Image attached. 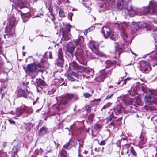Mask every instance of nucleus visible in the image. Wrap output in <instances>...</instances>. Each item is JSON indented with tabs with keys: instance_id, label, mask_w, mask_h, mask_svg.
Here are the masks:
<instances>
[{
	"instance_id": "5",
	"label": "nucleus",
	"mask_w": 157,
	"mask_h": 157,
	"mask_svg": "<svg viewBox=\"0 0 157 157\" xmlns=\"http://www.w3.org/2000/svg\"><path fill=\"white\" fill-rule=\"evenodd\" d=\"M144 101L147 104H157V90H154L147 93L145 96Z\"/></svg>"
},
{
	"instance_id": "46",
	"label": "nucleus",
	"mask_w": 157,
	"mask_h": 157,
	"mask_svg": "<svg viewBox=\"0 0 157 157\" xmlns=\"http://www.w3.org/2000/svg\"><path fill=\"white\" fill-rule=\"evenodd\" d=\"M130 78H127L126 79H125L124 80H122L121 82H122V85H123L124 84H126L127 81V80H130Z\"/></svg>"
},
{
	"instance_id": "28",
	"label": "nucleus",
	"mask_w": 157,
	"mask_h": 157,
	"mask_svg": "<svg viewBox=\"0 0 157 157\" xmlns=\"http://www.w3.org/2000/svg\"><path fill=\"white\" fill-rule=\"evenodd\" d=\"M25 92L21 88L18 89L17 94L19 97H24L25 96Z\"/></svg>"
},
{
	"instance_id": "61",
	"label": "nucleus",
	"mask_w": 157,
	"mask_h": 157,
	"mask_svg": "<svg viewBox=\"0 0 157 157\" xmlns=\"http://www.w3.org/2000/svg\"><path fill=\"white\" fill-rule=\"evenodd\" d=\"M141 89H142V90H143V92H145L146 89H145V88L143 86H142L141 87Z\"/></svg>"
},
{
	"instance_id": "52",
	"label": "nucleus",
	"mask_w": 157,
	"mask_h": 157,
	"mask_svg": "<svg viewBox=\"0 0 157 157\" xmlns=\"http://www.w3.org/2000/svg\"><path fill=\"white\" fill-rule=\"evenodd\" d=\"M8 121H9V122L10 124H15V121L10 119H9L8 120Z\"/></svg>"
},
{
	"instance_id": "10",
	"label": "nucleus",
	"mask_w": 157,
	"mask_h": 157,
	"mask_svg": "<svg viewBox=\"0 0 157 157\" xmlns=\"http://www.w3.org/2000/svg\"><path fill=\"white\" fill-rule=\"evenodd\" d=\"M144 10H157V2L154 0L150 1L148 6L143 7Z\"/></svg>"
},
{
	"instance_id": "15",
	"label": "nucleus",
	"mask_w": 157,
	"mask_h": 157,
	"mask_svg": "<svg viewBox=\"0 0 157 157\" xmlns=\"http://www.w3.org/2000/svg\"><path fill=\"white\" fill-rule=\"evenodd\" d=\"M111 32L110 29L107 26L103 27L101 29V33L105 39L108 38Z\"/></svg>"
},
{
	"instance_id": "11",
	"label": "nucleus",
	"mask_w": 157,
	"mask_h": 157,
	"mask_svg": "<svg viewBox=\"0 0 157 157\" xmlns=\"http://www.w3.org/2000/svg\"><path fill=\"white\" fill-rule=\"evenodd\" d=\"M36 82L37 85V90L39 92L43 90L44 87L47 86L44 81L41 79H37Z\"/></svg>"
},
{
	"instance_id": "44",
	"label": "nucleus",
	"mask_w": 157,
	"mask_h": 157,
	"mask_svg": "<svg viewBox=\"0 0 157 157\" xmlns=\"http://www.w3.org/2000/svg\"><path fill=\"white\" fill-rule=\"evenodd\" d=\"M56 117V119L58 121H59L60 120V115L59 113H56L55 115Z\"/></svg>"
},
{
	"instance_id": "7",
	"label": "nucleus",
	"mask_w": 157,
	"mask_h": 157,
	"mask_svg": "<svg viewBox=\"0 0 157 157\" xmlns=\"http://www.w3.org/2000/svg\"><path fill=\"white\" fill-rule=\"evenodd\" d=\"M64 62V60L62 49L60 48L57 52V58L55 61V63L57 66L62 67L63 65Z\"/></svg>"
},
{
	"instance_id": "48",
	"label": "nucleus",
	"mask_w": 157,
	"mask_h": 157,
	"mask_svg": "<svg viewBox=\"0 0 157 157\" xmlns=\"http://www.w3.org/2000/svg\"><path fill=\"white\" fill-rule=\"evenodd\" d=\"M67 77L68 79L70 81H75V79L74 78L72 77L70 75H68L67 76Z\"/></svg>"
},
{
	"instance_id": "57",
	"label": "nucleus",
	"mask_w": 157,
	"mask_h": 157,
	"mask_svg": "<svg viewBox=\"0 0 157 157\" xmlns=\"http://www.w3.org/2000/svg\"><path fill=\"white\" fill-rule=\"evenodd\" d=\"M29 126H27L25 127V128L29 132L30 131L31 128H30V125H29Z\"/></svg>"
},
{
	"instance_id": "53",
	"label": "nucleus",
	"mask_w": 157,
	"mask_h": 157,
	"mask_svg": "<svg viewBox=\"0 0 157 157\" xmlns=\"http://www.w3.org/2000/svg\"><path fill=\"white\" fill-rule=\"evenodd\" d=\"M135 99H134L133 100H130L129 101H128V104L129 105H134V104H133V101H135Z\"/></svg>"
},
{
	"instance_id": "54",
	"label": "nucleus",
	"mask_w": 157,
	"mask_h": 157,
	"mask_svg": "<svg viewBox=\"0 0 157 157\" xmlns=\"http://www.w3.org/2000/svg\"><path fill=\"white\" fill-rule=\"evenodd\" d=\"M90 58L91 59H95L96 58L95 57V55L92 54L90 56Z\"/></svg>"
},
{
	"instance_id": "58",
	"label": "nucleus",
	"mask_w": 157,
	"mask_h": 157,
	"mask_svg": "<svg viewBox=\"0 0 157 157\" xmlns=\"http://www.w3.org/2000/svg\"><path fill=\"white\" fill-rule=\"evenodd\" d=\"M136 101H139L137 103V105H140V104L141 100L140 98H138L136 100H135Z\"/></svg>"
},
{
	"instance_id": "6",
	"label": "nucleus",
	"mask_w": 157,
	"mask_h": 157,
	"mask_svg": "<svg viewBox=\"0 0 157 157\" xmlns=\"http://www.w3.org/2000/svg\"><path fill=\"white\" fill-rule=\"evenodd\" d=\"M72 26L69 23H66L64 25V26L62 28V31L63 33L62 40L67 41L70 40L72 36L71 33V29Z\"/></svg>"
},
{
	"instance_id": "64",
	"label": "nucleus",
	"mask_w": 157,
	"mask_h": 157,
	"mask_svg": "<svg viewBox=\"0 0 157 157\" xmlns=\"http://www.w3.org/2000/svg\"><path fill=\"white\" fill-rule=\"evenodd\" d=\"M47 58H46L45 59H42L41 60V62L42 63H43L44 62H45L46 60H47Z\"/></svg>"
},
{
	"instance_id": "63",
	"label": "nucleus",
	"mask_w": 157,
	"mask_h": 157,
	"mask_svg": "<svg viewBox=\"0 0 157 157\" xmlns=\"http://www.w3.org/2000/svg\"><path fill=\"white\" fill-rule=\"evenodd\" d=\"M153 53L155 54V55L157 56V48L155 50V51L153 52Z\"/></svg>"
},
{
	"instance_id": "62",
	"label": "nucleus",
	"mask_w": 157,
	"mask_h": 157,
	"mask_svg": "<svg viewBox=\"0 0 157 157\" xmlns=\"http://www.w3.org/2000/svg\"><path fill=\"white\" fill-rule=\"evenodd\" d=\"M114 126V124H113V122H112L110 123V124L109 125V127L110 128V126Z\"/></svg>"
},
{
	"instance_id": "14",
	"label": "nucleus",
	"mask_w": 157,
	"mask_h": 157,
	"mask_svg": "<svg viewBox=\"0 0 157 157\" xmlns=\"http://www.w3.org/2000/svg\"><path fill=\"white\" fill-rule=\"evenodd\" d=\"M10 1L16 5L17 7H19L20 9L26 7V2H24L23 0H10Z\"/></svg>"
},
{
	"instance_id": "17",
	"label": "nucleus",
	"mask_w": 157,
	"mask_h": 157,
	"mask_svg": "<svg viewBox=\"0 0 157 157\" xmlns=\"http://www.w3.org/2000/svg\"><path fill=\"white\" fill-rule=\"evenodd\" d=\"M70 69L73 70L74 69H80L83 68V67L79 66L75 62L73 61L69 64Z\"/></svg>"
},
{
	"instance_id": "19",
	"label": "nucleus",
	"mask_w": 157,
	"mask_h": 157,
	"mask_svg": "<svg viewBox=\"0 0 157 157\" xmlns=\"http://www.w3.org/2000/svg\"><path fill=\"white\" fill-rule=\"evenodd\" d=\"M105 67L107 68H111L113 69L115 68L116 64L114 61L107 60L105 62Z\"/></svg>"
},
{
	"instance_id": "56",
	"label": "nucleus",
	"mask_w": 157,
	"mask_h": 157,
	"mask_svg": "<svg viewBox=\"0 0 157 157\" xmlns=\"http://www.w3.org/2000/svg\"><path fill=\"white\" fill-rule=\"evenodd\" d=\"M101 100V99L100 98H98L97 99H94L91 102H99Z\"/></svg>"
},
{
	"instance_id": "1",
	"label": "nucleus",
	"mask_w": 157,
	"mask_h": 157,
	"mask_svg": "<svg viewBox=\"0 0 157 157\" xmlns=\"http://www.w3.org/2000/svg\"><path fill=\"white\" fill-rule=\"evenodd\" d=\"M130 25L129 23H124L123 24V28H121L122 33H121V36L122 40H121L119 46L117 47V48L116 49L117 51H118V50L119 49V54L124 51L126 47L128 46L129 43L127 41L128 40L127 39L128 38L129 33H130L131 31L130 30V28L132 29L133 27L134 29L133 31H135L140 28V25L136 23L132 25L131 27H130Z\"/></svg>"
},
{
	"instance_id": "40",
	"label": "nucleus",
	"mask_w": 157,
	"mask_h": 157,
	"mask_svg": "<svg viewBox=\"0 0 157 157\" xmlns=\"http://www.w3.org/2000/svg\"><path fill=\"white\" fill-rule=\"evenodd\" d=\"M59 16L61 17H64L65 16V14L63 10H59Z\"/></svg>"
},
{
	"instance_id": "38",
	"label": "nucleus",
	"mask_w": 157,
	"mask_h": 157,
	"mask_svg": "<svg viewBox=\"0 0 157 157\" xmlns=\"http://www.w3.org/2000/svg\"><path fill=\"white\" fill-rule=\"evenodd\" d=\"M95 28L94 26H92L90 28H89L87 29L84 32V34L85 35H86L88 32H89L90 31L93 30Z\"/></svg>"
},
{
	"instance_id": "21",
	"label": "nucleus",
	"mask_w": 157,
	"mask_h": 157,
	"mask_svg": "<svg viewBox=\"0 0 157 157\" xmlns=\"http://www.w3.org/2000/svg\"><path fill=\"white\" fill-rule=\"evenodd\" d=\"M84 39L83 37L82 36H79L78 39L73 40V42L75 46L80 45L83 43Z\"/></svg>"
},
{
	"instance_id": "26",
	"label": "nucleus",
	"mask_w": 157,
	"mask_h": 157,
	"mask_svg": "<svg viewBox=\"0 0 157 157\" xmlns=\"http://www.w3.org/2000/svg\"><path fill=\"white\" fill-rule=\"evenodd\" d=\"M82 69H83V71L87 73L90 75L93 76L94 74V70L93 69L88 68H85L84 69V67L83 68H82Z\"/></svg>"
},
{
	"instance_id": "34",
	"label": "nucleus",
	"mask_w": 157,
	"mask_h": 157,
	"mask_svg": "<svg viewBox=\"0 0 157 157\" xmlns=\"http://www.w3.org/2000/svg\"><path fill=\"white\" fill-rule=\"evenodd\" d=\"M102 126L103 125L95 124L94 125V128L97 131L101 128Z\"/></svg>"
},
{
	"instance_id": "30",
	"label": "nucleus",
	"mask_w": 157,
	"mask_h": 157,
	"mask_svg": "<svg viewBox=\"0 0 157 157\" xmlns=\"http://www.w3.org/2000/svg\"><path fill=\"white\" fill-rule=\"evenodd\" d=\"M28 112V110L27 107H24L23 108H20L19 110L18 113L20 115H21L24 113H27Z\"/></svg>"
},
{
	"instance_id": "31",
	"label": "nucleus",
	"mask_w": 157,
	"mask_h": 157,
	"mask_svg": "<svg viewBox=\"0 0 157 157\" xmlns=\"http://www.w3.org/2000/svg\"><path fill=\"white\" fill-rule=\"evenodd\" d=\"M21 14L22 19L24 18H28L31 16V14L29 12L26 13L21 12Z\"/></svg>"
},
{
	"instance_id": "45",
	"label": "nucleus",
	"mask_w": 157,
	"mask_h": 157,
	"mask_svg": "<svg viewBox=\"0 0 157 157\" xmlns=\"http://www.w3.org/2000/svg\"><path fill=\"white\" fill-rule=\"evenodd\" d=\"M109 104L110 103H108L106 105H104V106L101 109V110L102 111L103 109H105V108L108 107L109 106H110V105H109Z\"/></svg>"
},
{
	"instance_id": "29",
	"label": "nucleus",
	"mask_w": 157,
	"mask_h": 157,
	"mask_svg": "<svg viewBox=\"0 0 157 157\" xmlns=\"http://www.w3.org/2000/svg\"><path fill=\"white\" fill-rule=\"evenodd\" d=\"M83 51L80 48H78L75 52V54L76 55L79 56L81 58H82L83 56Z\"/></svg>"
},
{
	"instance_id": "42",
	"label": "nucleus",
	"mask_w": 157,
	"mask_h": 157,
	"mask_svg": "<svg viewBox=\"0 0 157 157\" xmlns=\"http://www.w3.org/2000/svg\"><path fill=\"white\" fill-rule=\"evenodd\" d=\"M112 70H110L107 72H106L105 71L106 78L107 77L109 76L110 75H111L112 73Z\"/></svg>"
},
{
	"instance_id": "47",
	"label": "nucleus",
	"mask_w": 157,
	"mask_h": 157,
	"mask_svg": "<svg viewBox=\"0 0 157 157\" xmlns=\"http://www.w3.org/2000/svg\"><path fill=\"white\" fill-rule=\"evenodd\" d=\"M98 143L100 145H104L105 144L106 142L105 140H103L100 142H99V141H98Z\"/></svg>"
},
{
	"instance_id": "2",
	"label": "nucleus",
	"mask_w": 157,
	"mask_h": 157,
	"mask_svg": "<svg viewBox=\"0 0 157 157\" xmlns=\"http://www.w3.org/2000/svg\"><path fill=\"white\" fill-rule=\"evenodd\" d=\"M148 56L149 58L147 62L144 61H141L139 63L138 66L140 70L143 72L146 73H148L150 70V66L149 64H152L154 66L157 64V62H155L154 64H153L154 61H157V56L153 52Z\"/></svg>"
},
{
	"instance_id": "18",
	"label": "nucleus",
	"mask_w": 157,
	"mask_h": 157,
	"mask_svg": "<svg viewBox=\"0 0 157 157\" xmlns=\"http://www.w3.org/2000/svg\"><path fill=\"white\" fill-rule=\"evenodd\" d=\"M124 109L123 107L119 105H117L113 108L114 112L116 115L121 113Z\"/></svg>"
},
{
	"instance_id": "35",
	"label": "nucleus",
	"mask_w": 157,
	"mask_h": 157,
	"mask_svg": "<svg viewBox=\"0 0 157 157\" xmlns=\"http://www.w3.org/2000/svg\"><path fill=\"white\" fill-rule=\"evenodd\" d=\"M114 117V114L113 112H112L110 115L106 118V120L107 122H109L111 121Z\"/></svg>"
},
{
	"instance_id": "27",
	"label": "nucleus",
	"mask_w": 157,
	"mask_h": 157,
	"mask_svg": "<svg viewBox=\"0 0 157 157\" xmlns=\"http://www.w3.org/2000/svg\"><path fill=\"white\" fill-rule=\"evenodd\" d=\"M125 0H118L117 3L118 8L120 10L122 9L123 6V4L125 2Z\"/></svg>"
},
{
	"instance_id": "8",
	"label": "nucleus",
	"mask_w": 157,
	"mask_h": 157,
	"mask_svg": "<svg viewBox=\"0 0 157 157\" xmlns=\"http://www.w3.org/2000/svg\"><path fill=\"white\" fill-rule=\"evenodd\" d=\"M78 98L77 96L72 94H68L63 97L61 101V104L59 105V107H61L62 105H65L71 101L72 99L74 101L78 100Z\"/></svg>"
},
{
	"instance_id": "50",
	"label": "nucleus",
	"mask_w": 157,
	"mask_h": 157,
	"mask_svg": "<svg viewBox=\"0 0 157 157\" xmlns=\"http://www.w3.org/2000/svg\"><path fill=\"white\" fill-rule=\"evenodd\" d=\"M78 82H77V85H74V86H72V88L73 89H78V88H79V86L78 85Z\"/></svg>"
},
{
	"instance_id": "4",
	"label": "nucleus",
	"mask_w": 157,
	"mask_h": 157,
	"mask_svg": "<svg viewBox=\"0 0 157 157\" xmlns=\"http://www.w3.org/2000/svg\"><path fill=\"white\" fill-rule=\"evenodd\" d=\"M40 66L39 65H35L33 64H29L26 67L23 66V68L25 72L32 78H35L37 75L38 68Z\"/></svg>"
},
{
	"instance_id": "33",
	"label": "nucleus",
	"mask_w": 157,
	"mask_h": 157,
	"mask_svg": "<svg viewBox=\"0 0 157 157\" xmlns=\"http://www.w3.org/2000/svg\"><path fill=\"white\" fill-rule=\"evenodd\" d=\"M32 93L30 91L28 92L27 91V92L26 93L25 96L24 97L27 99H30L32 98Z\"/></svg>"
},
{
	"instance_id": "55",
	"label": "nucleus",
	"mask_w": 157,
	"mask_h": 157,
	"mask_svg": "<svg viewBox=\"0 0 157 157\" xmlns=\"http://www.w3.org/2000/svg\"><path fill=\"white\" fill-rule=\"evenodd\" d=\"M64 9H67V10H75V9H74L73 7H71V6H68L67 8H64Z\"/></svg>"
},
{
	"instance_id": "59",
	"label": "nucleus",
	"mask_w": 157,
	"mask_h": 157,
	"mask_svg": "<svg viewBox=\"0 0 157 157\" xmlns=\"http://www.w3.org/2000/svg\"><path fill=\"white\" fill-rule=\"evenodd\" d=\"M83 6H85L86 8V9H89V7L88 6H87V3H83Z\"/></svg>"
},
{
	"instance_id": "39",
	"label": "nucleus",
	"mask_w": 157,
	"mask_h": 157,
	"mask_svg": "<svg viewBox=\"0 0 157 157\" xmlns=\"http://www.w3.org/2000/svg\"><path fill=\"white\" fill-rule=\"evenodd\" d=\"M47 55V57H48L49 59H51L52 58V53L51 52H46L44 54V55Z\"/></svg>"
},
{
	"instance_id": "24",
	"label": "nucleus",
	"mask_w": 157,
	"mask_h": 157,
	"mask_svg": "<svg viewBox=\"0 0 157 157\" xmlns=\"http://www.w3.org/2000/svg\"><path fill=\"white\" fill-rule=\"evenodd\" d=\"M109 36L111 40L114 41L117 40L118 37V35L116 33L114 32H112Z\"/></svg>"
},
{
	"instance_id": "41",
	"label": "nucleus",
	"mask_w": 157,
	"mask_h": 157,
	"mask_svg": "<svg viewBox=\"0 0 157 157\" xmlns=\"http://www.w3.org/2000/svg\"><path fill=\"white\" fill-rule=\"evenodd\" d=\"M94 113L91 114L89 117V119L90 121H93V118L94 117Z\"/></svg>"
},
{
	"instance_id": "49",
	"label": "nucleus",
	"mask_w": 157,
	"mask_h": 157,
	"mask_svg": "<svg viewBox=\"0 0 157 157\" xmlns=\"http://www.w3.org/2000/svg\"><path fill=\"white\" fill-rule=\"evenodd\" d=\"M84 96L86 98H89L91 96L90 94L87 93H84Z\"/></svg>"
},
{
	"instance_id": "22",
	"label": "nucleus",
	"mask_w": 157,
	"mask_h": 157,
	"mask_svg": "<svg viewBox=\"0 0 157 157\" xmlns=\"http://www.w3.org/2000/svg\"><path fill=\"white\" fill-rule=\"evenodd\" d=\"M75 143L74 141L72 140H70L69 142L65 144L63 146L64 148L67 149H70L71 147L75 146Z\"/></svg>"
},
{
	"instance_id": "12",
	"label": "nucleus",
	"mask_w": 157,
	"mask_h": 157,
	"mask_svg": "<svg viewBox=\"0 0 157 157\" xmlns=\"http://www.w3.org/2000/svg\"><path fill=\"white\" fill-rule=\"evenodd\" d=\"M16 141L17 145L13 147V148L11 152V157H15V155L17 154V153L19 151V149L21 145V143L18 141Z\"/></svg>"
},
{
	"instance_id": "36",
	"label": "nucleus",
	"mask_w": 157,
	"mask_h": 157,
	"mask_svg": "<svg viewBox=\"0 0 157 157\" xmlns=\"http://www.w3.org/2000/svg\"><path fill=\"white\" fill-rule=\"evenodd\" d=\"M98 2V3H100L101 5H100V9L102 7H103L104 6L105 7L106 5L105 4V1L103 0H101V1L99 0Z\"/></svg>"
},
{
	"instance_id": "60",
	"label": "nucleus",
	"mask_w": 157,
	"mask_h": 157,
	"mask_svg": "<svg viewBox=\"0 0 157 157\" xmlns=\"http://www.w3.org/2000/svg\"><path fill=\"white\" fill-rule=\"evenodd\" d=\"M91 111V109L90 107H88L86 109V111L88 113H90Z\"/></svg>"
},
{
	"instance_id": "16",
	"label": "nucleus",
	"mask_w": 157,
	"mask_h": 157,
	"mask_svg": "<svg viewBox=\"0 0 157 157\" xmlns=\"http://www.w3.org/2000/svg\"><path fill=\"white\" fill-rule=\"evenodd\" d=\"M8 22L7 24L14 27L15 26L17 22L14 16H13L8 18Z\"/></svg>"
},
{
	"instance_id": "20",
	"label": "nucleus",
	"mask_w": 157,
	"mask_h": 157,
	"mask_svg": "<svg viewBox=\"0 0 157 157\" xmlns=\"http://www.w3.org/2000/svg\"><path fill=\"white\" fill-rule=\"evenodd\" d=\"M75 48V46L71 42H69L68 44V46L67 48V51L71 54L73 53Z\"/></svg>"
},
{
	"instance_id": "25",
	"label": "nucleus",
	"mask_w": 157,
	"mask_h": 157,
	"mask_svg": "<svg viewBox=\"0 0 157 157\" xmlns=\"http://www.w3.org/2000/svg\"><path fill=\"white\" fill-rule=\"evenodd\" d=\"M47 131V128L45 127H43L38 131L39 135L42 136L44 134H46Z\"/></svg>"
},
{
	"instance_id": "9",
	"label": "nucleus",
	"mask_w": 157,
	"mask_h": 157,
	"mask_svg": "<svg viewBox=\"0 0 157 157\" xmlns=\"http://www.w3.org/2000/svg\"><path fill=\"white\" fill-rule=\"evenodd\" d=\"M89 47L95 52L96 54L100 55L101 53L98 51V44L95 42L90 41L89 42Z\"/></svg>"
},
{
	"instance_id": "3",
	"label": "nucleus",
	"mask_w": 157,
	"mask_h": 157,
	"mask_svg": "<svg viewBox=\"0 0 157 157\" xmlns=\"http://www.w3.org/2000/svg\"><path fill=\"white\" fill-rule=\"evenodd\" d=\"M154 14V10H124L122 12V14L127 18H128V16L133 17L135 15H144L149 16L150 15Z\"/></svg>"
},
{
	"instance_id": "37",
	"label": "nucleus",
	"mask_w": 157,
	"mask_h": 157,
	"mask_svg": "<svg viewBox=\"0 0 157 157\" xmlns=\"http://www.w3.org/2000/svg\"><path fill=\"white\" fill-rule=\"evenodd\" d=\"M130 153L132 154L134 156H136L137 154L136 152L134 149L132 147H131L130 149Z\"/></svg>"
},
{
	"instance_id": "23",
	"label": "nucleus",
	"mask_w": 157,
	"mask_h": 157,
	"mask_svg": "<svg viewBox=\"0 0 157 157\" xmlns=\"http://www.w3.org/2000/svg\"><path fill=\"white\" fill-rule=\"evenodd\" d=\"M14 27L13 26H11L8 24L5 28V32L6 33H8L10 36H12L13 34V32H12L13 28Z\"/></svg>"
},
{
	"instance_id": "43",
	"label": "nucleus",
	"mask_w": 157,
	"mask_h": 157,
	"mask_svg": "<svg viewBox=\"0 0 157 157\" xmlns=\"http://www.w3.org/2000/svg\"><path fill=\"white\" fill-rule=\"evenodd\" d=\"M114 94L113 93H112L111 94H108L106 97V99H111L113 96Z\"/></svg>"
},
{
	"instance_id": "32",
	"label": "nucleus",
	"mask_w": 157,
	"mask_h": 157,
	"mask_svg": "<svg viewBox=\"0 0 157 157\" xmlns=\"http://www.w3.org/2000/svg\"><path fill=\"white\" fill-rule=\"evenodd\" d=\"M59 157H68L66 151L64 149H62L60 152Z\"/></svg>"
},
{
	"instance_id": "51",
	"label": "nucleus",
	"mask_w": 157,
	"mask_h": 157,
	"mask_svg": "<svg viewBox=\"0 0 157 157\" xmlns=\"http://www.w3.org/2000/svg\"><path fill=\"white\" fill-rule=\"evenodd\" d=\"M73 16V14L72 13H69L68 15V17L69 18V17H70V20L72 21V17Z\"/></svg>"
},
{
	"instance_id": "13",
	"label": "nucleus",
	"mask_w": 157,
	"mask_h": 157,
	"mask_svg": "<svg viewBox=\"0 0 157 157\" xmlns=\"http://www.w3.org/2000/svg\"><path fill=\"white\" fill-rule=\"evenodd\" d=\"M105 70L104 69L100 71L98 74L97 75L95 79L99 82H103L104 79L106 78Z\"/></svg>"
}]
</instances>
